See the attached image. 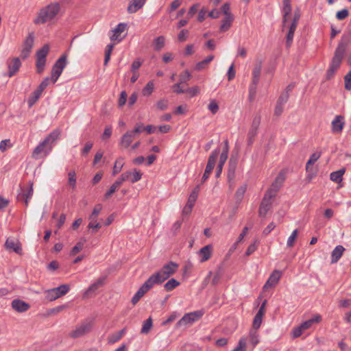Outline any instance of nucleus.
I'll use <instances>...</instances> for the list:
<instances>
[{
    "mask_svg": "<svg viewBox=\"0 0 351 351\" xmlns=\"http://www.w3.org/2000/svg\"><path fill=\"white\" fill-rule=\"evenodd\" d=\"M58 3H52L42 8L37 17L34 20L36 25L44 24L51 21L60 12Z\"/></svg>",
    "mask_w": 351,
    "mask_h": 351,
    "instance_id": "nucleus-1",
    "label": "nucleus"
},
{
    "mask_svg": "<svg viewBox=\"0 0 351 351\" xmlns=\"http://www.w3.org/2000/svg\"><path fill=\"white\" fill-rule=\"evenodd\" d=\"M58 138V133H50L42 142L34 149L32 156L34 158H39L42 154L46 156L51 149V145Z\"/></svg>",
    "mask_w": 351,
    "mask_h": 351,
    "instance_id": "nucleus-2",
    "label": "nucleus"
},
{
    "mask_svg": "<svg viewBox=\"0 0 351 351\" xmlns=\"http://www.w3.org/2000/svg\"><path fill=\"white\" fill-rule=\"evenodd\" d=\"M351 36L350 34L343 35L341 38V41L339 42L335 52V55L332 59L330 65L335 69H339L343 59L344 53L346 51V47L349 42L350 41Z\"/></svg>",
    "mask_w": 351,
    "mask_h": 351,
    "instance_id": "nucleus-3",
    "label": "nucleus"
},
{
    "mask_svg": "<svg viewBox=\"0 0 351 351\" xmlns=\"http://www.w3.org/2000/svg\"><path fill=\"white\" fill-rule=\"evenodd\" d=\"M93 327V321L87 319L77 325L74 330L69 333V337L73 339L81 337L89 333Z\"/></svg>",
    "mask_w": 351,
    "mask_h": 351,
    "instance_id": "nucleus-4",
    "label": "nucleus"
},
{
    "mask_svg": "<svg viewBox=\"0 0 351 351\" xmlns=\"http://www.w3.org/2000/svg\"><path fill=\"white\" fill-rule=\"evenodd\" d=\"M70 289L69 285H61L58 287L53 288L45 291V298L51 302L53 301L65 294H66Z\"/></svg>",
    "mask_w": 351,
    "mask_h": 351,
    "instance_id": "nucleus-5",
    "label": "nucleus"
},
{
    "mask_svg": "<svg viewBox=\"0 0 351 351\" xmlns=\"http://www.w3.org/2000/svg\"><path fill=\"white\" fill-rule=\"evenodd\" d=\"M204 315L202 311H196L186 313L176 324V328L191 325L199 319Z\"/></svg>",
    "mask_w": 351,
    "mask_h": 351,
    "instance_id": "nucleus-6",
    "label": "nucleus"
},
{
    "mask_svg": "<svg viewBox=\"0 0 351 351\" xmlns=\"http://www.w3.org/2000/svg\"><path fill=\"white\" fill-rule=\"evenodd\" d=\"M49 51V47L48 45H45L41 49L36 52V66L37 72L41 73L46 64V57Z\"/></svg>",
    "mask_w": 351,
    "mask_h": 351,
    "instance_id": "nucleus-7",
    "label": "nucleus"
},
{
    "mask_svg": "<svg viewBox=\"0 0 351 351\" xmlns=\"http://www.w3.org/2000/svg\"><path fill=\"white\" fill-rule=\"evenodd\" d=\"M219 148H217L214 151H213L210 155L209 156L206 169L202 178V182H204L209 178L210 173L213 171L215 166L216 161L219 154Z\"/></svg>",
    "mask_w": 351,
    "mask_h": 351,
    "instance_id": "nucleus-8",
    "label": "nucleus"
},
{
    "mask_svg": "<svg viewBox=\"0 0 351 351\" xmlns=\"http://www.w3.org/2000/svg\"><path fill=\"white\" fill-rule=\"evenodd\" d=\"M34 182L29 180L27 186L20 185L21 193L17 195V199L25 202V206H28L29 200L32 198L34 193L33 190Z\"/></svg>",
    "mask_w": 351,
    "mask_h": 351,
    "instance_id": "nucleus-9",
    "label": "nucleus"
},
{
    "mask_svg": "<svg viewBox=\"0 0 351 351\" xmlns=\"http://www.w3.org/2000/svg\"><path fill=\"white\" fill-rule=\"evenodd\" d=\"M170 129L169 125H162L157 128L152 125L145 126L141 123H137L132 132H155L156 130L158 132H168Z\"/></svg>",
    "mask_w": 351,
    "mask_h": 351,
    "instance_id": "nucleus-10",
    "label": "nucleus"
},
{
    "mask_svg": "<svg viewBox=\"0 0 351 351\" xmlns=\"http://www.w3.org/2000/svg\"><path fill=\"white\" fill-rule=\"evenodd\" d=\"M178 268V265L176 263L170 261L169 263L165 265L157 273L159 274V276L165 282L176 272Z\"/></svg>",
    "mask_w": 351,
    "mask_h": 351,
    "instance_id": "nucleus-11",
    "label": "nucleus"
},
{
    "mask_svg": "<svg viewBox=\"0 0 351 351\" xmlns=\"http://www.w3.org/2000/svg\"><path fill=\"white\" fill-rule=\"evenodd\" d=\"M67 64V56L66 54H62L55 62L52 67V72H57L62 74L64 69Z\"/></svg>",
    "mask_w": 351,
    "mask_h": 351,
    "instance_id": "nucleus-12",
    "label": "nucleus"
},
{
    "mask_svg": "<svg viewBox=\"0 0 351 351\" xmlns=\"http://www.w3.org/2000/svg\"><path fill=\"white\" fill-rule=\"evenodd\" d=\"M128 175L121 174V176L112 184L109 190L105 194V198H109L122 184V183L127 180Z\"/></svg>",
    "mask_w": 351,
    "mask_h": 351,
    "instance_id": "nucleus-13",
    "label": "nucleus"
},
{
    "mask_svg": "<svg viewBox=\"0 0 351 351\" xmlns=\"http://www.w3.org/2000/svg\"><path fill=\"white\" fill-rule=\"evenodd\" d=\"M12 307L18 313H24L29 309L30 305L20 299H14L12 302Z\"/></svg>",
    "mask_w": 351,
    "mask_h": 351,
    "instance_id": "nucleus-14",
    "label": "nucleus"
},
{
    "mask_svg": "<svg viewBox=\"0 0 351 351\" xmlns=\"http://www.w3.org/2000/svg\"><path fill=\"white\" fill-rule=\"evenodd\" d=\"M163 280L159 276V274L157 272L152 274L143 284L146 286V288L149 290L152 289L155 285H160L163 282Z\"/></svg>",
    "mask_w": 351,
    "mask_h": 351,
    "instance_id": "nucleus-15",
    "label": "nucleus"
},
{
    "mask_svg": "<svg viewBox=\"0 0 351 351\" xmlns=\"http://www.w3.org/2000/svg\"><path fill=\"white\" fill-rule=\"evenodd\" d=\"M213 250V247L210 244L206 245L204 247H202L199 251V254L201 256L200 262L204 263L209 260L211 257Z\"/></svg>",
    "mask_w": 351,
    "mask_h": 351,
    "instance_id": "nucleus-16",
    "label": "nucleus"
},
{
    "mask_svg": "<svg viewBox=\"0 0 351 351\" xmlns=\"http://www.w3.org/2000/svg\"><path fill=\"white\" fill-rule=\"evenodd\" d=\"M281 277V272L278 270H274L269 276L267 281L265 284L263 288L271 287L275 286Z\"/></svg>",
    "mask_w": 351,
    "mask_h": 351,
    "instance_id": "nucleus-17",
    "label": "nucleus"
},
{
    "mask_svg": "<svg viewBox=\"0 0 351 351\" xmlns=\"http://www.w3.org/2000/svg\"><path fill=\"white\" fill-rule=\"evenodd\" d=\"M282 12H283V18H282V23L283 26L285 25V23L289 19V15L291 12L292 8L291 5V0H282Z\"/></svg>",
    "mask_w": 351,
    "mask_h": 351,
    "instance_id": "nucleus-18",
    "label": "nucleus"
},
{
    "mask_svg": "<svg viewBox=\"0 0 351 351\" xmlns=\"http://www.w3.org/2000/svg\"><path fill=\"white\" fill-rule=\"evenodd\" d=\"M5 248L12 250L18 254H22V248L19 242H15L12 239H8L5 243Z\"/></svg>",
    "mask_w": 351,
    "mask_h": 351,
    "instance_id": "nucleus-19",
    "label": "nucleus"
},
{
    "mask_svg": "<svg viewBox=\"0 0 351 351\" xmlns=\"http://www.w3.org/2000/svg\"><path fill=\"white\" fill-rule=\"evenodd\" d=\"M21 65V60L19 58H14L8 64V75L10 77L13 76L19 69Z\"/></svg>",
    "mask_w": 351,
    "mask_h": 351,
    "instance_id": "nucleus-20",
    "label": "nucleus"
},
{
    "mask_svg": "<svg viewBox=\"0 0 351 351\" xmlns=\"http://www.w3.org/2000/svg\"><path fill=\"white\" fill-rule=\"evenodd\" d=\"M344 125V117L341 115H337L332 121L333 132H341Z\"/></svg>",
    "mask_w": 351,
    "mask_h": 351,
    "instance_id": "nucleus-21",
    "label": "nucleus"
},
{
    "mask_svg": "<svg viewBox=\"0 0 351 351\" xmlns=\"http://www.w3.org/2000/svg\"><path fill=\"white\" fill-rule=\"evenodd\" d=\"M322 321V316L319 314H316L313 315V317L308 319L304 322H302L300 326L304 330L310 328L313 324L319 323Z\"/></svg>",
    "mask_w": 351,
    "mask_h": 351,
    "instance_id": "nucleus-22",
    "label": "nucleus"
},
{
    "mask_svg": "<svg viewBox=\"0 0 351 351\" xmlns=\"http://www.w3.org/2000/svg\"><path fill=\"white\" fill-rule=\"evenodd\" d=\"M147 0H133L131 1L128 7V12L129 13H135L141 9Z\"/></svg>",
    "mask_w": 351,
    "mask_h": 351,
    "instance_id": "nucleus-23",
    "label": "nucleus"
},
{
    "mask_svg": "<svg viewBox=\"0 0 351 351\" xmlns=\"http://www.w3.org/2000/svg\"><path fill=\"white\" fill-rule=\"evenodd\" d=\"M344 250H345V248L342 245H339L336 246L335 248L332 252L331 263H337L340 259V258L342 256Z\"/></svg>",
    "mask_w": 351,
    "mask_h": 351,
    "instance_id": "nucleus-24",
    "label": "nucleus"
},
{
    "mask_svg": "<svg viewBox=\"0 0 351 351\" xmlns=\"http://www.w3.org/2000/svg\"><path fill=\"white\" fill-rule=\"evenodd\" d=\"M106 280V277H101L97 280L96 282L93 283L86 290L85 294L88 295L91 293L95 292L99 287H102Z\"/></svg>",
    "mask_w": 351,
    "mask_h": 351,
    "instance_id": "nucleus-25",
    "label": "nucleus"
},
{
    "mask_svg": "<svg viewBox=\"0 0 351 351\" xmlns=\"http://www.w3.org/2000/svg\"><path fill=\"white\" fill-rule=\"evenodd\" d=\"M285 180V174L284 172L280 171L275 178L271 186L274 189V191H278Z\"/></svg>",
    "mask_w": 351,
    "mask_h": 351,
    "instance_id": "nucleus-26",
    "label": "nucleus"
},
{
    "mask_svg": "<svg viewBox=\"0 0 351 351\" xmlns=\"http://www.w3.org/2000/svg\"><path fill=\"white\" fill-rule=\"evenodd\" d=\"M122 174L128 175L127 180H130L132 183H134L141 179L142 173L140 171L134 169L132 171H125Z\"/></svg>",
    "mask_w": 351,
    "mask_h": 351,
    "instance_id": "nucleus-27",
    "label": "nucleus"
},
{
    "mask_svg": "<svg viewBox=\"0 0 351 351\" xmlns=\"http://www.w3.org/2000/svg\"><path fill=\"white\" fill-rule=\"evenodd\" d=\"M271 206V202L266 200V199H263L258 210V214L260 217H265L267 212L269 210Z\"/></svg>",
    "mask_w": 351,
    "mask_h": 351,
    "instance_id": "nucleus-28",
    "label": "nucleus"
},
{
    "mask_svg": "<svg viewBox=\"0 0 351 351\" xmlns=\"http://www.w3.org/2000/svg\"><path fill=\"white\" fill-rule=\"evenodd\" d=\"M149 290L146 288V286L143 285L132 297L131 302L133 304H136L140 299Z\"/></svg>",
    "mask_w": 351,
    "mask_h": 351,
    "instance_id": "nucleus-29",
    "label": "nucleus"
},
{
    "mask_svg": "<svg viewBox=\"0 0 351 351\" xmlns=\"http://www.w3.org/2000/svg\"><path fill=\"white\" fill-rule=\"evenodd\" d=\"M125 331L126 328H124L116 333L111 334L108 338V343L113 344L119 341L125 334Z\"/></svg>",
    "mask_w": 351,
    "mask_h": 351,
    "instance_id": "nucleus-30",
    "label": "nucleus"
},
{
    "mask_svg": "<svg viewBox=\"0 0 351 351\" xmlns=\"http://www.w3.org/2000/svg\"><path fill=\"white\" fill-rule=\"evenodd\" d=\"M345 171L346 169L342 168L338 171L332 172L330 175V180L336 183H340L342 181V178Z\"/></svg>",
    "mask_w": 351,
    "mask_h": 351,
    "instance_id": "nucleus-31",
    "label": "nucleus"
},
{
    "mask_svg": "<svg viewBox=\"0 0 351 351\" xmlns=\"http://www.w3.org/2000/svg\"><path fill=\"white\" fill-rule=\"evenodd\" d=\"M199 191V185L196 186L190 194L186 204L193 207Z\"/></svg>",
    "mask_w": 351,
    "mask_h": 351,
    "instance_id": "nucleus-32",
    "label": "nucleus"
},
{
    "mask_svg": "<svg viewBox=\"0 0 351 351\" xmlns=\"http://www.w3.org/2000/svg\"><path fill=\"white\" fill-rule=\"evenodd\" d=\"M258 84V81L252 80L251 84L249 86L248 99L250 102L253 101L256 97Z\"/></svg>",
    "mask_w": 351,
    "mask_h": 351,
    "instance_id": "nucleus-33",
    "label": "nucleus"
},
{
    "mask_svg": "<svg viewBox=\"0 0 351 351\" xmlns=\"http://www.w3.org/2000/svg\"><path fill=\"white\" fill-rule=\"evenodd\" d=\"M42 92L40 90L36 89L29 97L27 103L29 107H32L40 97Z\"/></svg>",
    "mask_w": 351,
    "mask_h": 351,
    "instance_id": "nucleus-34",
    "label": "nucleus"
},
{
    "mask_svg": "<svg viewBox=\"0 0 351 351\" xmlns=\"http://www.w3.org/2000/svg\"><path fill=\"white\" fill-rule=\"evenodd\" d=\"M214 59L213 55L208 56L204 60L197 62L195 66V69L197 71H201L206 68L207 64L210 63Z\"/></svg>",
    "mask_w": 351,
    "mask_h": 351,
    "instance_id": "nucleus-35",
    "label": "nucleus"
},
{
    "mask_svg": "<svg viewBox=\"0 0 351 351\" xmlns=\"http://www.w3.org/2000/svg\"><path fill=\"white\" fill-rule=\"evenodd\" d=\"M34 36L33 33H29L28 36L26 37L24 43L23 48L26 49L29 51H32V49L34 45Z\"/></svg>",
    "mask_w": 351,
    "mask_h": 351,
    "instance_id": "nucleus-36",
    "label": "nucleus"
},
{
    "mask_svg": "<svg viewBox=\"0 0 351 351\" xmlns=\"http://www.w3.org/2000/svg\"><path fill=\"white\" fill-rule=\"evenodd\" d=\"M133 141V136L131 133H125L121 139L120 145L123 148H128Z\"/></svg>",
    "mask_w": 351,
    "mask_h": 351,
    "instance_id": "nucleus-37",
    "label": "nucleus"
},
{
    "mask_svg": "<svg viewBox=\"0 0 351 351\" xmlns=\"http://www.w3.org/2000/svg\"><path fill=\"white\" fill-rule=\"evenodd\" d=\"M262 70V62H259L256 63L252 71V80L259 82L260 75Z\"/></svg>",
    "mask_w": 351,
    "mask_h": 351,
    "instance_id": "nucleus-38",
    "label": "nucleus"
},
{
    "mask_svg": "<svg viewBox=\"0 0 351 351\" xmlns=\"http://www.w3.org/2000/svg\"><path fill=\"white\" fill-rule=\"evenodd\" d=\"M153 46L155 51L161 50L165 46V37L160 36L155 38L153 42Z\"/></svg>",
    "mask_w": 351,
    "mask_h": 351,
    "instance_id": "nucleus-39",
    "label": "nucleus"
},
{
    "mask_svg": "<svg viewBox=\"0 0 351 351\" xmlns=\"http://www.w3.org/2000/svg\"><path fill=\"white\" fill-rule=\"evenodd\" d=\"M236 165V162H233L232 161V159H230L229 162V167L227 175L229 182L233 180L235 177Z\"/></svg>",
    "mask_w": 351,
    "mask_h": 351,
    "instance_id": "nucleus-40",
    "label": "nucleus"
},
{
    "mask_svg": "<svg viewBox=\"0 0 351 351\" xmlns=\"http://www.w3.org/2000/svg\"><path fill=\"white\" fill-rule=\"evenodd\" d=\"M232 20V16H226L222 21V23L220 27V30L221 32L227 31L230 28Z\"/></svg>",
    "mask_w": 351,
    "mask_h": 351,
    "instance_id": "nucleus-41",
    "label": "nucleus"
},
{
    "mask_svg": "<svg viewBox=\"0 0 351 351\" xmlns=\"http://www.w3.org/2000/svg\"><path fill=\"white\" fill-rule=\"evenodd\" d=\"M178 285H180V282L177 280L171 278L165 284L164 287L167 291H171Z\"/></svg>",
    "mask_w": 351,
    "mask_h": 351,
    "instance_id": "nucleus-42",
    "label": "nucleus"
},
{
    "mask_svg": "<svg viewBox=\"0 0 351 351\" xmlns=\"http://www.w3.org/2000/svg\"><path fill=\"white\" fill-rule=\"evenodd\" d=\"M101 209H102L101 204H97L94 207L91 214L90 215V216L88 217L89 221H95V220H97L98 215H99Z\"/></svg>",
    "mask_w": 351,
    "mask_h": 351,
    "instance_id": "nucleus-43",
    "label": "nucleus"
},
{
    "mask_svg": "<svg viewBox=\"0 0 351 351\" xmlns=\"http://www.w3.org/2000/svg\"><path fill=\"white\" fill-rule=\"evenodd\" d=\"M247 186L243 185L240 186L236 191L235 199L237 203H240L243 197V195L246 191Z\"/></svg>",
    "mask_w": 351,
    "mask_h": 351,
    "instance_id": "nucleus-44",
    "label": "nucleus"
},
{
    "mask_svg": "<svg viewBox=\"0 0 351 351\" xmlns=\"http://www.w3.org/2000/svg\"><path fill=\"white\" fill-rule=\"evenodd\" d=\"M123 165H124L123 158H118L115 161L114 167H113V171H112L113 176H115L118 173H119L121 171L122 167H123Z\"/></svg>",
    "mask_w": 351,
    "mask_h": 351,
    "instance_id": "nucleus-45",
    "label": "nucleus"
},
{
    "mask_svg": "<svg viewBox=\"0 0 351 351\" xmlns=\"http://www.w3.org/2000/svg\"><path fill=\"white\" fill-rule=\"evenodd\" d=\"M152 327V319L151 317H149L147 319H146L143 324V327L141 330V332L142 334H147L149 332L150 329Z\"/></svg>",
    "mask_w": 351,
    "mask_h": 351,
    "instance_id": "nucleus-46",
    "label": "nucleus"
},
{
    "mask_svg": "<svg viewBox=\"0 0 351 351\" xmlns=\"http://www.w3.org/2000/svg\"><path fill=\"white\" fill-rule=\"evenodd\" d=\"M86 242V239H84L83 241H79L76 243V245L72 248L70 252V256H75L77 253H79L84 247V244Z\"/></svg>",
    "mask_w": 351,
    "mask_h": 351,
    "instance_id": "nucleus-47",
    "label": "nucleus"
},
{
    "mask_svg": "<svg viewBox=\"0 0 351 351\" xmlns=\"http://www.w3.org/2000/svg\"><path fill=\"white\" fill-rule=\"evenodd\" d=\"M102 225L101 223L97 222V220L94 221H90L88 228L91 230V232L93 234L96 233L99 229L101 228Z\"/></svg>",
    "mask_w": 351,
    "mask_h": 351,
    "instance_id": "nucleus-48",
    "label": "nucleus"
},
{
    "mask_svg": "<svg viewBox=\"0 0 351 351\" xmlns=\"http://www.w3.org/2000/svg\"><path fill=\"white\" fill-rule=\"evenodd\" d=\"M154 85L152 81H149L143 88L142 93L144 96H149L154 90Z\"/></svg>",
    "mask_w": 351,
    "mask_h": 351,
    "instance_id": "nucleus-49",
    "label": "nucleus"
},
{
    "mask_svg": "<svg viewBox=\"0 0 351 351\" xmlns=\"http://www.w3.org/2000/svg\"><path fill=\"white\" fill-rule=\"evenodd\" d=\"M298 234V230L296 229L293 230L291 233V234L289 236V237L287 239V245L289 247H291L294 245L295 241L297 239Z\"/></svg>",
    "mask_w": 351,
    "mask_h": 351,
    "instance_id": "nucleus-50",
    "label": "nucleus"
},
{
    "mask_svg": "<svg viewBox=\"0 0 351 351\" xmlns=\"http://www.w3.org/2000/svg\"><path fill=\"white\" fill-rule=\"evenodd\" d=\"M67 307H68L67 304H63V305H60V306H56L53 308L48 310L47 315H51L58 314L60 312L66 309Z\"/></svg>",
    "mask_w": 351,
    "mask_h": 351,
    "instance_id": "nucleus-51",
    "label": "nucleus"
},
{
    "mask_svg": "<svg viewBox=\"0 0 351 351\" xmlns=\"http://www.w3.org/2000/svg\"><path fill=\"white\" fill-rule=\"evenodd\" d=\"M247 340L242 337L239 339L237 346L232 351H246Z\"/></svg>",
    "mask_w": 351,
    "mask_h": 351,
    "instance_id": "nucleus-52",
    "label": "nucleus"
},
{
    "mask_svg": "<svg viewBox=\"0 0 351 351\" xmlns=\"http://www.w3.org/2000/svg\"><path fill=\"white\" fill-rule=\"evenodd\" d=\"M258 244L259 241L258 239L255 240L254 243L248 246L245 252V255L250 256L252 254H253L257 250Z\"/></svg>",
    "mask_w": 351,
    "mask_h": 351,
    "instance_id": "nucleus-53",
    "label": "nucleus"
},
{
    "mask_svg": "<svg viewBox=\"0 0 351 351\" xmlns=\"http://www.w3.org/2000/svg\"><path fill=\"white\" fill-rule=\"evenodd\" d=\"M113 47H114L113 44H109L106 47V49L105 51V58H104V64L105 65H106L108 63V62L110 59V55H111V52L112 51Z\"/></svg>",
    "mask_w": 351,
    "mask_h": 351,
    "instance_id": "nucleus-54",
    "label": "nucleus"
},
{
    "mask_svg": "<svg viewBox=\"0 0 351 351\" xmlns=\"http://www.w3.org/2000/svg\"><path fill=\"white\" fill-rule=\"evenodd\" d=\"M295 29L293 28L289 27V31L287 35V40H286V45L287 47H289L293 42V38L294 36Z\"/></svg>",
    "mask_w": 351,
    "mask_h": 351,
    "instance_id": "nucleus-55",
    "label": "nucleus"
},
{
    "mask_svg": "<svg viewBox=\"0 0 351 351\" xmlns=\"http://www.w3.org/2000/svg\"><path fill=\"white\" fill-rule=\"evenodd\" d=\"M191 77V75L188 70L184 71L180 75V82L182 84L186 83Z\"/></svg>",
    "mask_w": 351,
    "mask_h": 351,
    "instance_id": "nucleus-56",
    "label": "nucleus"
},
{
    "mask_svg": "<svg viewBox=\"0 0 351 351\" xmlns=\"http://www.w3.org/2000/svg\"><path fill=\"white\" fill-rule=\"evenodd\" d=\"M250 336L251 337V343L254 346H256L259 341H258V335L256 332V330H251L250 332Z\"/></svg>",
    "mask_w": 351,
    "mask_h": 351,
    "instance_id": "nucleus-57",
    "label": "nucleus"
},
{
    "mask_svg": "<svg viewBox=\"0 0 351 351\" xmlns=\"http://www.w3.org/2000/svg\"><path fill=\"white\" fill-rule=\"evenodd\" d=\"M263 321V317L256 314L252 324L253 330H257L260 328Z\"/></svg>",
    "mask_w": 351,
    "mask_h": 351,
    "instance_id": "nucleus-58",
    "label": "nucleus"
},
{
    "mask_svg": "<svg viewBox=\"0 0 351 351\" xmlns=\"http://www.w3.org/2000/svg\"><path fill=\"white\" fill-rule=\"evenodd\" d=\"M277 192V191H274L271 186L266 192L263 199H266V200L270 202V200L276 195Z\"/></svg>",
    "mask_w": 351,
    "mask_h": 351,
    "instance_id": "nucleus-59",
    "label": "nucleus"
},
{
    "mask_svg": "<svg viewBox=\"0 0 351 351\" xmlns=\"http://www.w3.org/2000/svg\"><path fill=\"white\" fill-rule=\"evenodd\" d=\"M345 88L347 90H351V70L344 77Z\"/></svg>",
    "mask_w": 351,
    "mask_h": 351,
    "instance_id": "nucleus-60",
    "label": "nucleus"
},
{
    "mask_svg": "<svg viewBox=\"0 0 351 351\" xmlns=\"http://www.w3.org/2000/svg\"><path fill=\"white\" fill-rule=\"evenodd\" d=\"M349 14V12L347 9H343L338 11L336 14V17L338 20H343L346 19Z\"/></svg>",
    "mask_w": 351,
    "mask_h": 351,
    "instance_id": "nucleus-61",
    "label": "nucleus"
},
{
    "mask_svg": "<svg viewBox=\"0 0 351 351\" xmlns=\"http://www.w3.org/2000/svg\"><path fill=\"white\" fill-rule=\"evenodd\" d=\"M50 78L49 77H45L40 85L37 87L36 89L40 90V92L43 91L48 86L49 84Z\"/></svg>",
    "mask_w": 351,
    "mask_h": 351,
    "instance_id": "nucleus-62",
    "label": "nucleus"
},
{
    "mask_svg": "<svg viewBox=\"0 0 351 351\" xmlns=\"http://www.w3.org/2000/svg\"><path fill=\"white\" fill-rule=\"evenodd\" d=\"M321 156V152H315L312 154L308 159V165H313Z\"/></svg>",
    "mask_w": 351,
    "mask_h": 351,
    "instance_id": "nucleus-63",
    "label": "nucleus"
},
{
    "mask_svg": "<svg viewBox=\"0 0 351 351\" xmlns=\"http://www.w3.org/2000/svg\"><path fill=\"white\" fill-rule=\"evenodd\" d=\"M289 94H288L287 93H282V94L280 95L277 102L280 104H283L285 105L288 99H289Z\"/></svg>",
    "mask_w": 351,
    "mask_h": 351,
    "instance_id": "nucleus-64",
    "label": "nucleus"
}]
</instances>
